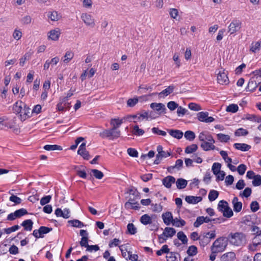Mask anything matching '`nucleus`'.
<instances>
[{
	"instance_id": "obj_1",
	"label": "nucleus",
	"mask_w": 261,
	"mask_h": 261,
	"mask_svg": "<svg viewBox=\"0 0 261 261\" xmlns=\"http://www.w3.org/2000/svg\"><path fill=\"white\" fill-rule=\"evenodd\" d=\"M198 139L201 142L200 147L203 150L207 151L216 149V147L214 145L215 141L209 133L201 132L198 135Z\"/></svg>"
},
{
	"instance_id": "obj_2",
	"label": "nucleus",
	"mask_w": 261,
	"mask_h": 261,
	"mask_svg": "<svg viewBox=\"0 0 261 261\" xmlns=\"http://www.w3.org/2000/svg\"><path fill=\"white\" fill-rule=\"evenodd\" d=\"M228 239L231 244L236 246H241L246 243L245 235L242 232L230 233Z\"/></svg>"
},
{
	"instance_id": "obj_3",
	"label": "nucleus",
	"mask_w": 261,
	"mask_h": 261,
	"mask_svg": "<svg viewBox=\"0 0 261 261\" xmlns=\"http://www.w3.org/2000/svg\"><path fill=\"white\" fill-rule=\"evenodd\" d=\"M227 243L223 238H219L214 242L211 247V251L214 253H219L225 250Z\"/></svg>"
},
{
	"instance_id": "obj_4",
	"label": "nucleus",
	"mask_w": 261,
	"mask_h": 261,
	"mask_svg": "<svg viewBox=\"0 0 261 261\" xmlns=\"http://www.w3.org/2000/svg\"><path fill=\"white\" fill-rule=\"evenodd\" d=\"M218 209L223 213V216L225 217L230 218L233 216V212L226 201L223 200L220 201L218 205Z\"/></svg>"
},
{
	"instance_id": "obj_5",
	"label": "nucleus",
	"mask_w": 261,
	"mask_h": 261,
	"mask_svg": "<svg viewBox=\"0 0 261 261\" xmlns=\"http://www.w3.org/2000/svg\"><path fill=\"white\" fill-rule=\"evenodd\" d=\"M176 233V230L172 227H166L162 234L158 237L160 243H164L168 238L172 237Z\"/></svg>"
},
{
	"instance_id": "obj_6",
	"label": "nucleus",
	"mask_w": 261,
	"mask_h": 261,
	"mask_svg": "<svg viewBox=\"0 0 261 261\" xmlns=\"http://www.w3.org/2000/svg\"><path fill=\"white\" fill-rule=\"evenodd\" d=\"M242 27V22L237 19H234L232 20L228 27V32L230 34H233L238 32Z\"/></svg>"
},
{
	"instance_id": "obj_7",
	"label": "nucleus",
	"mask_w": 261,
	"mask_h": 261,
	"mask_svg": "<svg viewBox=\"0 0 261 261\" xmlns=\"http://www.w3.org/2000/svg\"><path fill=\"white\" fill-rule=\"evenodd\" d=\"M228 73L223 69L220 70L217 73V82L219 84L221 85H228L229 81L228 77Z\"/></svg>"
},
{
	"instance_id": "obj_8",
	"label": "nucleus",
	"mask_w": 261,
	"mask_h": 261,
	"mask_svg": "<svg viewBox=\"0 0 261 261\" xmlns=\"http://www.w3.org/2000/svg\"><path fill=\"white\" fill-rule=\"evenodd\" d=\"M81 19L87 26L91 28L94 27L95 25V20L91 15L86 13H82Z\"/></svg>"
},
{
	"instance_id": "obj_9",
	"label": "nucleus",
	"mask_w": 261,
	"mask_h": 261,
	"mask_svg": "<svg viewBox=\"0 0 261 261\" xmlns=\"http://www.w3.org/2000/svg\"><path fill=\"white\" fill-rule=\"evenodd\" d=\"M208 112H201L197 114V118L199 121L205 123L212 122L215 120L213 117H208Z\"/></svg>"
},
{
	"instance_id": "obj_10",
	"label": "nucleus",
	"mask_w": 261,
	"mask_h": 261,
	"mask_svg": "<svg viewBox=\"0 0 261 261\" xmlns=\"http://www.w3.org/2000/svg\"><path fill=\"white\" fill-rule=\"evenodd\" d=\"M150 108L156 111L159 115L166 113V108L165 105L163 103L153 102L150 104Z\"/></svg>"
},
{
	"instance_id": "obj_11",
	"label": "nucleus",
	"mask_w": 261,
	"mask_h": 261,
	"mask_svg": "<svg viewBox=\"0 0 261 261\" xmlns=\"http://www.w3.org/2000/svg\"><path fill=\"white\" fill-rule=\"evenodd\" d=\"M61 30L59 28L51 30L47 33V38L53 41L58 40L61 35Z\"/></svg>"
},
{
	"instance_id": "obj_12",
	"label": "nucleus",
	"mask_w": 261,
	"mask_h": 261,
	"mask_svg": "<svg viewBox=\"0 0 261 261\" xmlns=\"http://www.w3.org/2000/svg\"><path fill=\"white\" fill-rule=\"evenodd\" d=\"M155 219H156V216L155 215L149 216L148 214H144L141 217L140 221L143 225H147L152 223V221Z\"/></svg>"
},
{
	"instance_id": "obj_13",
	"label": "nucleus",
	"mask_w": 261,
	"mask_h": 261,
	"mask_svg": "<svg viewBox=\"0 0 261 261\" xmlns=\"http://www.w3.org/2000/svg\"><path fill=\"white\" fill-rule=\"evenodd\" d=\"M31 109L24 104L22 111H21L19 116L21 120L23 121L31 116Z\"/></svg>"
},
{
	"instance_id": "obj_14",
	"label": "nucleus",
	"mask_w": 261,
	"mask_h": 261,
	"mask_svg": "<svg viewBox=\"0 0 261 261\" xmlns=\"http://www.w3.org/2000/svg\"><path fill=\"white\" fill-rule=\"evenodd\" d=\"M55 213L57 217H62L65 219L70 217V211L68 208H64V210H62L61 208H58L56 210Z\"/></svg>"
},
{
	"instance_id": "obj_15",
	"label": "nucleus",
	"mask_w": 261,
	"mask_h": 261,
	"mask_svg": "<svg viewBox=\"0 0 261 261\" xmlns=\"http://www.w3.org/2000/svg\"><path fill=\"white\" fill-rule=\"evenodd\" d=\"M175 181V178L173 176L169 175L162 179V183L166 188H170Z\"/></svg>"
},
{
	"instance_id": "obj_16",
	"label": "nucleus",
	"mask_w": 261,
	"mask_h": 261,
	"mask_svg": "<svg viewBox=\"0 0 261 261\" xmlns=\"http://www.w3.org/2000/svg\"><path fill=\"white\" fill-rule=\"evenodd\" d=\"M162 217L164 223L167 225H169L171 223H172L174 219L172 213L169 212L163 213L162 215Z\"/></svg>"
},
{
	"instance_id": "obj_17",
	"label": "nucleus",
	"mask_w": 261,
	"mask_h": 261,
	"mask_svg": "<svg viewBox=\"0 0 261 261\" xmlns=\"http://www.w3.org/2000/svg\"><path fill=\"white\" fill-rule=\"evenodd\" d=\"M124 206L126 208H132L134 210H139L140 208L139 204L137 202H135L134 199L130 198L127 202H126Z\"/></svg>"
},
{
	"instance_id": "obj_18",
	"label": "nucleus",
	"mask_w": 261,
	"mask_h": 261,
	"mask_svg": "<svg viewBox=\"0 0 261 261\" xmlns=\"http://www.w3.org/2000/svg\"><path fill=\"white\" fill-rule=\"evenodd\" d=\"M185 200L189 203L196 204L202 200V197L200 196H187Z\"/></svg>"
},
{
	"instance_id": "obj_19",
	"label": "nucleus",
	"mask_w": 261,
	"mask_h": 261,
	"mask_svg": "<svg viewBox=\"0 0 261 261\" xmlns=\"http://www.w3.org/2000/svg\"><path fill=\"white\" fill-rule=\"evenodd\" d=\"M232 203L233 204V210L236 212H240L242 208V203L238 201V198L237 197L233 198Z\"/></svg>"
},
{
	"instance_id": "obj_20",
	"label": "nucleus",
	"mask_w": 261,
	"mask_h": 261,
	"mask_svg": "<svg viewBox=\"0 0 261 261\" xmlns=\"http://www.w3.org/2000/svg\"><path fill=\"white\" fill-rule=\"evenodd\" d=\"M169 134L173 137L179 139L183 136V133L177 129H168Z\"/></svg>"
},
{
	"instance_id": "obj_21",
	"label": "nucleus",
	"mask_w": 261,
	"mask_h": 261,
	"mask_svg": "<svg viewBox=\"0 0 261 261\" xmlns=\"http://www.w3.org/2000/svg\"><path fill=\"white\" fill-rule=\"evenodd\" d=\"M234 147L238 150H240L243 151H248L250 149L251 146L245 143H238L234 144Z\"/></svg>"
},
{
	"instance_id": "obj_22",
	"label": "nucleus",
	"mask_w": 261,
	"mask_h": 261,
	"mask_svg": "<svg viewBox=\"0 0 261 261\" xmlns=\"http://www.w3.org/2000/svg\"><path fill=\"white\" fill-rule=\"evenodd\" d=\"M110 131V139L113 140L119 138L121 135V132L118 129L113 128L109 129Z\"/></svg>"
},
{
	"instance_id": "obj_23",
	"label": "nucleus",
	"mask_w": 261,
	"mask_h": 261,
	"mask_svg": "<svg viewBox=\"0 0 261 261\" xmlns=\"http://www.w3.org/2000/svg\"><path fill=\"white\" fill-rule=\"evenodd\" d=\"M123 123L122 119L114 118L111 120L110 124L112 126V128L118 129L119 126Z\"/></svg>"
},
{
	"instance_id": "obj_24",
	"label": "nucleus",
	"mask_w": 261,
	"mask_h": 261,
	"mask_svg": "<svg viewBox=\"0 0 261 261\" xmlns=\"http://www.w3.org/2000/svg\"><path fill=\"white\" fill-rule=\"evenodd\" d=\"M13 190H11L9 192V193L11 194V196L9 198V200L14 203V204L17 205L21 203L22 200L20 198L16 196L13 194L11 193V191H13Z\"/></svg>"
},
{
	"instance_id": "obj_25",
	"label": "nucleus",
	"mask_w": 261,
	"mask_h": 261,
	"mask_svg": "<svg viewBox=\"0 0 261 261\" xmlns=\"http://www.w3.org/2000/svg\"><path fill=\"white\" fill-rule=\"evenodd\" d=\"M120 249L121 251L122 255L123 256V257L125 258L126 260H128V256L131 252L128 251L127 245H122L120 246Z\"/></svg>"
},
{
	"instance_id": "obj_26",
	"label": "nucleus",
	"mask_w": 261,
	"mask_h": 261,
	"mask_svg": "<svg viewBox=\"0 0 261 261\" xmlns=\"http://www.w3.org/2000/svg\"><path fill=\"white\" fill-rule=\"evenodd\" d=\"M24 104L25 103L21 101H17L13 106L14 111L15 112L20 114L21 111H22V108L24 107Z\"/></svg>"
},
{
	"instance_id": "obj_27",
	"label": "nucleus",
	"mask_w": 261,
	"mask_h": 261,
	"mask_svg": "<svg viewBox=\"0 0 261 261\" xmlns=\"http://www.w3.org/2000/svg\"><path fill=\"white\" fill-rule=\"evenodd\" d=\"M74 57V53L70 51H67L66 52L65 55L64 56V59L63 60V62L64 63H69L73 58Z\"/></svg>"
},
{
	"instance_id": "obj_28",
	"label": "nucleus",
	"mask_w": 261,
	"mask_h": 261,
	"mask_svg": "<svg viewBox=\"0 0 261 261\" xmlns=\"http://www.w3.org/2000/svg\"><path fill=\"white\" fill-rule=\"evenodd\" d=\"M33 224V221L30 219H28V220H26L24 221L22 223L21 225L24 227V229L25 230L30 231L32 229Z\"/></svg>"
},
{
	"instance_id": "obj_29",
	"label": "nucleus",
	"mask_w": 261,
	"mask_h": 261,
	"mask_svg": "<svg viewBox=\"0 0 261 261\" xmlns=\"http://www.w3.org/2000/svg\"><path fill=\"white\" fill-rule=\"evenodd\" d=\"M199 244L201 246H205L210 242L209 239L206 237L204 233L199 236Z\"/></svg>"
},
{
	"instance_id": "obj_30",
	"label": "nucleus",
	"mask_w": 261,
	"mask_h": 261,
	"mask_svg": "<svg viewBox=\"0 0 261 261\" xmlns=\"http://www.w3.org/2000/svg\"><path fill=\"white\" fill-rule=\"evenodd\" d=\"M261 47V41L256 42L255 43H252L250 50L252 52L255 53L260 49Z\"/></svg>"
},
{
	"instance_id": "obj_31",
	"label": "nucleus",
	"mask_w": 261,
	"mask_h": 261,
	"mask_svg": "<svg viewBox=\"0 0 261 261\" xmlns=\"http://www.w3.org/2000/svg\"><path fill=\"white\" fill-rule=\"evenodd\" d=\"M48 17L51 21H58L61 18V16L58 13L57 11H52L48 12Z\"/></svg>"
},
{
	"instance_id": "obj_32",
	"label": "nucleus",
	"mask_w": 261,
	"mask_h": 261,
	"mask_svg": "<svg viewBox=\"0 0 261 261\" xmlns=\"http://www.w3.org/2000/svg\"><path fill=\"white\" fill-rule=\"evenodd\" d=\"M176 187L179 189L185 188L187 185V181L183 178H178L176 181Z\"/></svg>"
},
{
	"instance_id": "obj_33",
	"label": "nucleus",
	"mask_w": 261,
	"mask_h": 261,
	"mask_svg": "<svg viewBox=\"0 0 261 261\" xmlns=\"http://www.w3.org/2000/svg\"><path fill=\"white\" fill-rule=\"evenodd\" d=\"M52 228H49L45 226H41L39 228V237L43 238V234H46L52 230Z\"/></svg>"
},
{
	"instance_id": "obj_34",
	"label": "nucleus",
	"mask_w": 261,
	"mask_h": 261,
	"mask_svg": "<svg viewBox=\"0 0 261 261\" xmlns=\"http://www.w3.org/2000/svg\"><path fill=\"white\" fill-rule=\"evenodd\" d=\"M43 148L47 151L62 150V147L58 145H46L43 147Z\"/></svg>"
},
{
	"instance_id": "obj_35",
	"label": "nucleus",
	"mask_w": 261,
	"mask_h": 261,
	"mask_svg": "<svg viewBox=\"0 0 261 261\" xmlns=\"http://www.w3.org/2000/svg\"><path fill=\"white\" fill-rule=\"evenodd\" d=\"M174 89V86H173V85L169 86L166 89H165V90H164L162 92H161L159 93V95L160 96H161L162 95H164V96H166L168 95L169 94H170V93H171L173 91Z\"/></svg>"
},
{
	"instance_id": "obj_36",
	"label": "nucleus",
	"mask_w": 261,
	"mask_h": 261,
	"mask_svg": "<svg viewBox=\"0 0 261 261\" xmlns=\"http://www.w3.org/2000/svg\"><path fill=\"white\" fill-rule=\"evenodd\" d=\"M221 165L219 163H214L212 166V170L215 175L218 174L221 171Z\"/></svg>"
},
{
	"instance_id": "obj_37",
	"label": "nucleus",
	"mask_w": 261,
	"mask_h": 261,
	"mask_svg": "<svg viewBox=\"0 0 261 261\" xmlns=\"http://www.w3.org/2000/svg\"><path fill=\"white\" fill-rule=\"evenodd\" d=\"M245 118L250 121L261 122V117L254 115L247 114Z\"/></svg>"
},
{
	"instance_id": "obj_38",
	"label": "nucleus",
	"mask_w": 261,
	"mask_h": 261,
	"mask_svg": "<svg viewBox=\"0 0 261 261\" xmlns=\"http://www.w3.org/2000/svg\"><path fill=\"white\" fill-rule=\"evenodd\" d=\"M68 222L72 226L75 227L81 228L84 226V224L78 220H69Z\"/></svg>"
},
{
	"instance_id": "obj_39",
	"label": "nucleus",
	"mask_w": 261,
	"mask_h": 261,
	"mask_svg": "<svg viewBox=\"0 0 261 261\" xmlns=\"http://www.w3.org/2000/svg\"><path fill=\"white\" fill-rule=\"evenodd\" d=\"M219 195V192L216 190H213L210 191L208 194V199L211 201H214Z\"/></svg>"
},
{
	"instance_id": "obj_40",
	"label": "nucleus",
	"mask_w": 261,
	"mask_h": 261,
	"mask_svg": "<svg viewBox=\"0 0 261 261\" xmlns=\"http://www.w3.org/2000/svg\"><path fill=\"white\" fill-rule=\"evenodd\" d=\"M218 139L221 142H227L230 140L229 135L223 134H218L217 135Z\"/></svg>"
},
{
	"instance_id": "obj_41",
	"label": "nucleus",
	"mask_w": 261,
	"mask_h": 261,
	"mask_svg": "<svg viewBox=\"0 0 261 261\" xmlns=\"http://www.w3.org/2000/svg\"><path fill=\"white\" fill-rule=\"evenodd\" d=\"M198 146L196 144H193L190 146H188L185 149L186 153H191L197 150Z\"/></svg>"
},
{
	"instance_id": "obj_42",
	"label": "nucleus",
	"mask_w": 261,
	"mask_h": 261,
	"mask_svg": "<svg viewBox=\"0 0 261 261\" xmlns=\"http://www.w3.org/2000/svg\"><path fill=\"white\" fill-rule=\"evenodd\" d=\"M132 133L136 136H142L144 134V131L141 128H139L138 125H135L133 127Z\"/></svg>"
},
{
	"instance_id": "obj_43",
	"label": "nucleus",
	"mask_w": 261,
	"mask_h": 261,
	"mask_svg": "<svg viewBox=\"0 0 261 261\" xmlns=\"http://www.w3.org/2000/svg\"><path fill=\"white\" fill-rule=\"evenodd\" d=\"M91 173L93 175L98 179H101L103 177V173L97 169H92Z\"/></svg>"
},
{
	"instance_id": "obj_44",
	"label": "nucleus",
	"mask_w": 261,
	"mask_h": 261,
	"mask_svg": "<svg viewBox=\"0 0 261 261\" xmlns=\"http://www.w3.org/2000/svg\"><path fill=\"white\" fill-rule=\"evenodd\" d=\"M239 107L236 104H231L227 107L226 111L228 112L236 113L238 111Z\"/></svg>"
},
{
	"instance_id": "obj_45",
	"label": "nucleus",
	"mask_w": 261,
	"mask_h": 261,
	"mask_svg": "<svg viewBox=\"0 0 261 261\" xmlns=\"http://www.w3.org/2000/svg\"><path fill=\"white\" fill-rule=\"evenodd\" d=\"M77 153L81 155L83 158L85 160H89L90 159V155L89 152L86 150V149H78Z\"/></svg>"
},
{
	"instance_id": "obj_46",
	"label": "nucleus",
	"mask_w": 261,
	"mask_h": 261,
	"mask_svg": "<svg viewBox=\"0 0 261 261\" xmlns=\"http://www.w3.org/2000/svg\"><path fill=\"white\" fill-rule=\"evenodd\" d=\"M185 137L189 141H192L195 139V135L193 132L187 130L185 133Z\"/></svg>"
},
{
	"instance_id": "obj_47",
	"label": "nucleus",
	"mask_w": 261,
	"mask_h": 261,
	"mask_svg": "<svg viewBox=\"0 0 261 261\" xmlns=\"http://www.w3.org/2000/svg\"><path fill=\"white\" fill-rule=\"evenodd\" d=\"M221 155L222 156L223 160L227 163H231L232 162V160L228 156V154L226 151L224 150H221L220 152Z\"/></svg>"
},
{
	"instance_id": "obj_48",
	"label": "nucleus",
	"mask_w": 261,
	"mask_h": 261,
	"mask_svg": "<svg viewBox=\"0 0 261 261\" xmlns=\"http://www.w3.org/2000/svg\"><path fill=\"white\" fill-rule=\"evenodd\" d=\"M177 238L179 240H181L183 244H186L188 242V239L186 236L182 231H179L177 233Z\"/></svg>"
},
{
	"instance_id": "obj_49",
	"label": "nucleus",
	"mask_w": 261,
	"mask_h": 261,
	"mask_svg": "<svg viewBox=\"0 0 261 261\" xmlns=\"http://www.w3.org/2000/svg\"><path fill=\"white\" fill-rule=\"evenodd\" d=\"M187 252L189 255L194 256L197 253V247L193 245L189 247Z\"/></svg>"
},
{
	"instance_id": "obj_50",
	"label": "nucleus",
	"mask_w": 261,
	"mask_h": 261,
	"mask_svg": "<svg viewBox=\"0 0 261 261\" xmlns=\"http://www.w3.org/2000/svg\"><path fill=\"white\" fill-rule=\"evenodd\" d=\"M253 179L252 185L256 187L261 185V176L260 175H256Z\"/></svg>"
},
{
	"instance_id": "obj_51",
	"label": "nucleus",
	"mask_w": 261,
	"mask_h": 261,
	"mask_svg": "<svg viewBox=\"0 0 261 261\" xmlns=\"http://www.w3.org/2000/svg\"><path fill=\"white\" fill-rule=\"evenodd\" d=\"M188 107L190 110L194 111H198L202 109L200 105L193 102L190 103L188 105Z\"/></svg>"
},
{
	"instance_id": "obj_52",
	"label": "nucleus",
	"mask_w": 261,
	"mask_h": 261,
	"mask_svg": "<svg viewBox=\"0 0 261 261\" xmlns=\"http://www.w3.org/2000/svg\"><path fill=\"white\" fill-rule=\"evenodd\" d=\"M14 212L16 215L17 218H20L21 217L28 214L27 210L23 208L16 210Z\"/></svg>"
},
{
	"instance_id": "obj_53",
	"label": "nucleus",
	"mask_w": 261,
	"mask_h": 261,
	"mask_svg": "<svg viewBox=\"0 0 261 261\" xmlns=\"http://www.w3.org/2000/svg\"><path fill=\"white\" fill-rule=\"evenodd\" d=\"M204 222V219L203 216L198 217L196 219V221L194 223V226L195 227H198L200 225L202 224Z\"/></svg>"
},
{
	"instance_id": "obj_54",
	"label": "nucleus",
	"mask_w": 261,
	"mask_h": 261,
	"mask_svg": "<svg viewBox=\"0 0 261 261\" xmlns=\"http://www.w3.org/2000/svg\"><path fill=\"white\" fill-rule=\"evenodd\" d=\"M186 224V222L183 220H178L177 218L173 219L172 224L176 227H179L180 226H184Z\"/></svg>"
},
{
	"instance_id": "obj_55",
	"label": "nucleus",
	"mask_w": 261,
	"mask_h": 261,
	"mask_svg": "<svg viewBox=\"0 0 261 261\" xmlns=\"http://www.w3.org/2000/svg\"><path fill=\"white\" fill-rule=\"evenodd\" d=\"M163 207L158 204H152L151 205V210L152 212L159 213L162 211Z\"/></svg>"
},
{
	"instance_id": "obj_56",
	"label": "nucleus",
	"mask_w": 261,
	"mask_h": 261,
	"mask_svg": "<svg viewBox=\"0 0 261 261\" xmlns=\"http://www.w3.org/2000/svg\"><path fill=\"white\" fill-rule=\"evenodd\" d=\"M252 193L251 189L250 188H246L242 193H240V196L242 197H248Z\"/></svg>"
},
{
	"instance_id": "obj_57",
	"label": "nucleus",
	"mask_w": 261,
	"mask_h": 261,
	"mask_svg": "<svg viewBox=\"0 0 261 261\" xmlns=\"http://www.w3.org/2000/svg\"><path fill=\"white\" fill-rule=\"evenodd\" d=\"M248 134V131L243 128L238 129L235 132V135L237 136H245Z\"/></svg>"
},
{
	"instance_id": "obj_58",
	"label": "nucleus",
	"mask_w": 261,
	"mask_h": 261,
	"mask_svg": "<svg viewBox=\"0 0 261 261\" xmlns=\"http://www.w3.org/2000/svg\"><path fill=\"white\" fill-rule=\"evenodd\" d=\"M51 199V196L50 195H47L42 197L40 199V204L41 205H44L46 204L49 203Z\"/></svg>"
},
{
	"instance_id": "obj_59",
	"label": "nucleus",
	"mask_w": 261,
	"mask_h": 261,
	"mask_svg": "<svg viewBox=\"0 0 261 261\" xmlns=\"http://www.w3.org/2000/svg\"><path fill=\"white\" fill-rule=\"evenodd\" d=\"M169 251V249L168 248V246L167 245H164L160 250L157 251L156 254L160 256L163 253H168Z\"/></svg>"
},
{
	"instance_id": "obj_60",
	"label": "nucleus",
	"mask_w": 261,
	"mask_h": 261,
	"mask_svg": "<svg viewBox=\"0 0 261 261\" xmlns=\"http://www.w3.org/2000/svg\"><path fill=\"white\" fill-rule=\"evenodd\" d=\"M247 167L244 164H241L240 165L238 168H237V171L238 172L239 174L241 175H243L246 170Z\"/></svg>"
},
{
	"instance_id": "obj_61",
	"label": "nucleus",
	"mask_w": 261,
	"mask_h": 261,
	"mask_svg": "<svg viewBox=\"0 0 261 261\" xmlns=\"http://www.w3.org/2000/svg\"><path fill=\"white\" fill-rule=\"evenodd\" d=\"M127 231L131 234H134L137 232V229L133 223H129L127 225Z\"/></svg>"
},
{
	"instance_id": "obj_62",
	"label": "nucleus",
	"mask_w": 261,
	"mask_h": 261,
	"mask_svg": "<svg viewBox=\"0 0 261 261\" xmlns=\"http://www.w3.org/2000/svg\"><path fill=\"white\" fill-rule=\"evenodd\" d=\"M254 241L253 245L255 247L260 244L261 242V231L254 237Z\"/></svg>"
},
{
	"instance_id": "obj_63",
	"label": "nucleus",
	"mask_w": 261,
	"mask_h": 261,
	"mask_svg": "<svg viewBox=\"0 0 261 261\" xmlns=\"http://www.w3.org/2000/svg\"><path fill=\"white\" fill-rule=\"evenodd\" d=\"M32 20V18L30 16L26 15L22 18L21 21L24 24H29L31 23Z\"/></svg>"
},
{
	"instance_id": "obj_64",
	"label": "nucleus",
	"mask_w": 261,
	"mask_h": 261,
	"mask_svg": "<svg viewBox=\"0 0 261 261\" xmlns=\"http://www.w3.org/2000/svg\"><path fill=\"white\" fill-rule=\"evenodd\" d=\"M178 104L176 103L175 101H170L167 103L168 108L171 110L173 111L178 108Z\"/></svg>"
}]
</instances>
